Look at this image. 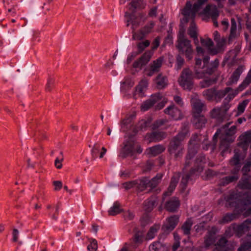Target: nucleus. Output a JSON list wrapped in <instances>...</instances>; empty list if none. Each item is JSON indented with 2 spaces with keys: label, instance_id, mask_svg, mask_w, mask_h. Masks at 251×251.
<instances>
[{
  "label": "nucleus",
  "instance_id": "7c9ffc66",
  "mask_svg": "<svg viewBox=\"0 0 251 251\" xmlns=\"http://www.w3.org/2000/svg\"><path fill=\"white\" fill-rule=\"evenodd\" d=\"M238 180V177L236 176H226L220 179L219 185L220 186H225L230 183L236 182Z\"/></svg>",
  "mask_w": 251,
  "mask_h": 251
},
{
  "label": "nucleus",
  "instance_id": "bf43d9fd",
  "mask_svg": "<svg viewBox=\"0 0 251 251\" xmlns=\"http://www.w3.org/2000/svg\"><path fill=\"white\" fill-rule=\"evenodd\" d=\"M167 120L166 119H162L156 120L152 125V129L155 130L161 126L164 125L165 123L167 122Z\"/></svg>",
  "mask_w": 251,
  "mask_h": 251
},
{
  "label": "nucleus",
  "instance_id": "393cba45",
  "mask_svg": "<svg viewBox=\"0 0 251 251\" xmlns=\"http://www.w3.org/2000/svg\"><path fill=\"white\" fill-rule=\"evenodd\" d=\"M227 243V239L225 237H222L219 240L214 249H217L218 251H233L231 248L226 247Z\"/></svg>",
  "mask_w": 251,
  "mask_h": 251
},
{
  "label": "nucleus",
  "instance_id": "864d4df0",
  "mask_svg": "<svg viewBox=\"0 0 251 251\" xmlns=\"http://www.w3.org/2000/svg\"><path fill=\"white\" fill-rule=\"evenodd\" d=\"M243 90H240V89H239V86L234 90L231 89V90H230L227 97L225 98V100H228V101L231 100L239 93V92Z\"/></svg>",
  "mask_w": 251,
  "mask_h": 251
},
{
  "label": "nucleus",
  "instance_id": "58836bf2",
  "mask_svg": "<svg viewBox=\"0 0 251 251\" xmlns=\"http://www.w3.org/2000/svg\"><path fill=\"white\" fill-rule=\"evenodd\" d=\"M120 206V203L118 201H115L113 205L108 211V215L110 216H115L120 213L122 211Z\"/></svg>",
  "mask_w": 251,
  "mask_h": 251
},
{
  "label": "nucleus",
  "instance_id": "dca6fc26",
  "mask_svg": "<svg viewBox=\"0 0 251 251\" xmlns=\"http://www.w3.org/2000/svg\"><path fill=\"white\" fill-rule=\"evenodd\" d=\"M164 113L170 115L175 120H180L182 117L181 111L175 105H171L164 110Z\"/></svg>",
  "mask_w": 251,
  "mask_h": 251
},
{
  "label": "nucleus",
  "instance_id": "79ce46f5",
  "mask_svg": "<svg viewBox=\"0 0 251 251\" xmlns=\"http://www.w3.org/2000/svg\"><path fill=\"white\" fill-rule=\"evenodd\" d=\"M202 93L203 96L207 100L209 101L212 100L215 98V89L210 88L206 89L204 90Z\"/></svg>",
  "mask_w": 251,
  "mask_h": 251
},
{
  "label": "nucleus",
  "instance_id": "1a4fd4ad",
  "mask_svg": "<svg viewBox=\"0 0 251 251\" xmlns=\"http://www.w3.org/2000/svg\"><path fill=\"white\" fill-rule=\"evenodd\" d=\"M202 14L207 17H211L214 26L218 27V23L217 19L219 16V13L216 5L207 4L202 10Z\"/></svg>",
  "mask_w": 251,
  "mask_h": 251
},
{
  "label": "nucleus",
  "instance_id": "09e8293b",
  "mask_svg": "<svg viewBox=\"0 0 251 251\" xmlns=\"http://www.w3.org/2000/svg\"><path fill=\"white\" fill-rule=\"evenodd\" d=\"M148 85L147 79L144 78L142 79L136 87V91L139 93H143Z\"/></svg>",
  "mask_w": 251,
  "mask_h": 251
},
{
  "label": "nucleus",
  "instance_id": "4be33fe9",
  "mask_svg": "<svg viewBox=\"0 0 251 251\" xmlns=\"http://www.w3.org/2000/svg\"><path fill=\"white\" fill-rule=\"evenodd\" d=\"M154 82L156 84V87L158 89H162L165 88L168 85V79L166 76L163 75L161 73L159 74L155 78Z\"/></svg>",
  "mask_w": 251,
  "mask_h": 251
},
{
  "label": "nucleus",
  "instance_id": "052dcab7",
  "mask_svg": "<svg viewBox=\"0 0 251 251\" xmlns=\"http://www.w3.org/2000/svg\"><path fill=\"white\" fill-rule=\"evenodd\" d=\"M150 44V42L149 40H146L140 42L137 45V47L139 53L142 52L146 48L148 47Z\"/></svg>",
  "mask_w": 251,
  "mask_h": 251
},
{
  "label": "nucleus",
  "instance_id": "412c9836",
  "mask_svg": "<svg viewBox=\"0 0 251 251\" xmlns=\"http://www.w3.org/2000/svg\"><path fill=\"white\" fill-rule=\"evenodd\" d=\"M244 70L242 66H239L233 73L229 80L227 82L226 85H230L236 83L239 80V77Z\"/></svg>",
  "mask_w": 251,
  "mask_h": 251
},
{
  "label": "nucleus",
  "instance_id": "3c124183",
  "mask_svg": "<svg viewBox=\"0 0 251 251\" xmlns=\"http://www.w3.org/2000/svg\"><path fill=\"white\" fill-rule=\"evenodd\" d=\"M237 215L235 213H228L223 217L221 222L224 224L228 223L235 219Z\"/></svg>",
  "mask_w": 251,
  "mask_h": 251
},
{
  "label": "nucleus",
  "instance_id": "6e6d98bb",
  "mask_svg": "<svg viewBox=\"0 0 251 251\" xmlns=\"http://www.w3.org/2000/svg\"><path fill=\"white\" fill-rule=\"evenodd\" d=\"M132 118L131 116H129L125 118L122 120L121 122V128L123 130V131H126L125 127L128 126H130L132 123Z\"/></svg>",
  "mask_w": 251,
  "mask_h": 251
},
{
  "label": "nucleus",
  "instance_id": "5fc2aeb1",
  "mask_svg": "<svg viewBox=\"0 0 251 251\" xmlns=\"http://www.w3.org/2000/svg\"><path fill=\"white\" fill-rule=\"evenodd\" d=\"M205 68H206V66H204V65H203V66L202 67H201L197 68L198 72L201 74H197L196 71H194V72H195V76H194L196 78H198V79L202 78L203 77H204L205 75H206Z\"/></svg>",
  "mask_w": 251,
  "mask_h": 251
},
{
  "label": "nucleus",
  "instance_id": "5701e85b",
  "mask_svg": "<svg viewBox=\"0 0 251 251\" xmlns=\"http://www.w3.org/2000/svg\"><path fill=\"white\" fill-rule=\"evenodd\" d=\"M207 120L203 115H194L193 123L196 128H201L205 126Z\"/></svg>",
  "mask_w": 251,
  "mask_h": 251
},
{
  "label": "nucleus",
  "instance_id": "7ed1b4c3",
  "mask_svg": "<svg viewBox=\"0 0 251 251\" xmlns=\"http://www.w3.org/2000/svg\"><path fill=\"white\" fill-rule=\"evenodd\" d=\"M229 102V101L225 99L221 107L214 108L210 111L211 118L215 119L219 124L228 121L229 119V116L227 114V111L230 107Z\"/></svg>",
  "mask_w": 251,
  "mask_h": 251
},
{
  "label": "nucleus",
  "instance_id": "20e7f679",
  "mask_svg": "<svg viewBox=\"0 0 251 251\" xmlns=\"http://www.w3.org/2000/svg\"><path fill=\"white\" fill-rule=\"evenodd\" d=\"M194 75L188 68L183 69L178 79L180 86L185 90L191 91L194 87Z\"/></svg>",
  "mask_w": 251,
  "mask_h": 251
},
{
  "label": "nucleus",
  "instance_id": "a878e982",
  "mask_svg": "<svg viewBox=\"0 0 251 251\" xmlns=\"http://www.w3.org/2000/svg\"><path fill=\"white\" fill-rule=\"evenodd\" d=\"M167 137V134L163 131H153L149 134L150 139L154 142H159Z\"/></svg>",
  "mask_w": 251,
  "mask_h": 251
},
{
  "label": "nucleus",
  "instance_id": "603ef678",
  "mask_svg": "<svg viewBox=\"0 0 251 251\" xmlns=\"http://www.w3.org/2000/svg\"><path fill=\"white\" fill-rule=\"evenodd\" d=\"M251 83V72H250L245 79L242 82L241 84L239 85V89L240 90L245 89Z\"/></svg>",
  "mask_w": 251,
  "mask_h": 251
},
{
  "label": "nucleus",
  "instance_id": "f8f14e48",
  "mask_svg": "<svg viewBox=\"0 0 251 251\" xmlns=\"http://www.w3.org/2000/svg\"><path fill=\"white\" fill-rule=\"evenodd\" d=\"M216 228L215 227H212L204 236L203 248L205 250L208 249L210 247L215 245V243L216 242Z\"/></svg>",
  "mask_w": 251,
  "mask_h": 251
},
{
  "label": "nucleus",
  "instance_id": "39448f33",
  "mask_svg": "<svg viewBox=\"0 0 251 251\" xmlns=\"http://www.w3.org/2000/svg\"><path fill=\"white\" fill-rule=\"evenodd\" d=\"M207 1V0H198L197 2L194 4L193 7L191 2L187 1L182 12L183 15L185 16L186 22H188L189 18L194 19L196 13L201 8V6Z\"/></svg>",
  "mask_w": 251,
  "mask_h": 251
},
{
  "label": "nucleus",
  "instance_id": "a211bd4d",
  "mask_svg": "<svg viewBox=\"0 0 251 251\" xmlns=\"http://www.w3.org/2000/svg\"><path fill=\"white\" fill-rule=\"evenodd\" d=\"M231 123L232 122H228L221 128L222 131L225 130V133L224 134L222 135V136L227 138L235 137L234 135L237 131L236 126H232L230 128H228Z\"/></svg>",
  "mask_w": 251,
  "mask_h": 251
},
{
  "label": "nucleus",
  "instance_id": "f3484780",
  "mask_svg": "<svg viewBox=\"0 0 251 251\" xmlns=\"http://www.w3.org/2000/svg\"><path fill=\"white\" fill-rule=\"evenodd\" d=\"M179 177L180 174L179 173L175 174L172 176L167 191L163 194L164 196H169L171 195L178 183Z\"/></svg>",
  "mask_w": 251,
  "mask_h": 251
},
{
  "label": "nucleus",
  "instance_id": "b1692460",
  "mask_svg": "<svg viewBox=\"0 0 251 251\" xmlns=\"http://www.w3.org/2000/svg\"><path fill=\"white\" fill-rule=\"evenodd\" d=\"M238 186L241 189H251V176H243L239 181Z\"/></svg>",
  "mask_w": 251,
  "mask_h": 251
},
{
  "label": "nucleus",
  "instance_id": "69168bd1",
  "mask_svg": "<svg viewBox=\"0 0 251 251\" xmlns=\"http://www.w3.org/2000/svg\"><path fill=\"white\" fill-rule=\"evenodd\" d=\"M161 247L162 244L160 242H155L150 246L149 250L150 251H159Z\"/></svg>",
  "mask_w": 251,
  "mask_h": 251
},
{
  "label": "nucleus",
  "instance_id": "680f3d73",
  "mask_svg": "<svg viewBox=\"0 0 251 251\" xmlns=\"http://www.w3.org/2000/svg\"><path fill=\"white\" fill-rule=\"evenodd\" d=\"M100 146L98 143H96L91 151L92 158L94 160L97 157L98 154L100 151Z\"/></svg>",
  "mask_w": 251,
  "mask_h": 251
},
{
  "label": "nucleus",
  "instance_id": "ddd939ff",
  "mask_svg": "<svg viewBox=\"0 0 251 251\" xmlns=\"http://www.w3.org/2000/svg\"><path fill=\"white\" fill-rule=\"evenodd\" d=\"M162 99L160 93L152 95L151 97L144 101L141 106L142 110L145 111L153 106L156 102H159Z\"/></svg>",
  "mask_w": 251,
  "mask_h": 251
},
{
  "label": "nucleus",
  "instance_id": "49530a36",
  "mask_svg": "<svg viewBox=\"0 0 251 251\" xmlns=\"http://www.w3.org/2000/svg\"><path fill=\"white\" fill-rule=\"evenodd\" d=\"M187 33L191 38L196 37L198 36L197 26L194 21L191 23L187 30Z\"/></svg>",
  "mask_w": 251,
  "mask_h": 251
},
{
  "label": "nucleus",
  "instance_id": "0e129e2a",
  "mask_svg": "<svg viewBox=\"0 0 251 251\" xmlns=\"http://www.w3.org/2000/svg\"><path fill=\"white\" fill-rule=\"evenodd\" d=\"M248 102L249 101L248 100H245L239 104L237 107L238 114L243 113L244 112Z\"/></svg>",
  "mask_w": 251,
  "mask_h": 251
},
{
  "label": "nucleus",
  "instance_id": "338daca9",
  "mask_svg": "<svg viewBox=\"0 0 251 251\" xmlns=\"http://www.w3.org/2000/svg\"><path fill=\"white\" fill-rule=\"evenodd\" d=\"M201 42L202 46L207 47H212L214 45L213 41L210 38H207V39L205 40L202 38H201Z\"/></svg>",
  "mask_w": 251,
  "mask_h": 251
},
{
  "label": "nucleus",
  "instance_id": "0eeeda50",
  "mask_svg": "<svg viewBox=\"0 0 251 251\" xmlns=\"http://www.w3.org/2000/svg\"><path fill=\"white\" fill-rule=\"evenodd\" d=\"M231 227L234 230V233L238 237H241L247 232L251 229V218L246 220L241 224H232Z\"/></svg>",
  "mask_w": 251,
  "mask_h": 251
},
{
  "label": "nucleus",
  "instance_id": "a18cd8bd",
  "mask_svg": "<svg viewBox=\"0 0 251 251\" xmlns=\"http://www.w3.org/2000/svg\"><path fill=\"white\" fill-rule=\"evenodd\" d=\"M230 90H231V88L230 87H226L224 90L219 91H216L215 89V99H218L219 100L221 99L228 93Z\"/></svg>",
  "mask_w": 251,
  "mask_h": 251
},
{
  "label": "nucleus",
  "instance_id": "4d7b16f0",
  "mask_svg": "<svg viewBox=\"0 0 251 251\" xmlns=\"http://www.w3.org/2000/svg\"><path fill=\"white\" fill-rule=\"evenodd\" d=\"M90 244L87 246V250L89 251H96L98 249L97 241L93 238L89 239Z\"/></svg>",
  "mask_w": 251,
  "mask_h": 251
},
{
  "label": "nucleus",
  "instance_id": "c85d7f7f",
  "mask_svg": "<svg viewBox=\"0 0 251 251\" xmlns=\"http://www.w3.org/2000/svg\"><path fill=\"white\" fill-rule=\"evenodd\" d=\"M137 17L135 15H131L129 16V19H127V24L126 26H128L129 25V23L130 22L132 24L131 28L133 30V38L135 39V32L134 30L139 26V22H138L137 20Z\"/></svg>",
  "mask_w": 251,
  "mask_h": 251
},
{
  "label": "nucleus",
  "instance_id": "37998d69",
  "mask_svg": "<svg viewBox=\"0 0 251 251\" xmlns=\"http://www.w3.org/2000/svg\"><path fill=\"white\" fill-rule=\"evenodd\" d=\"M160 228V225H154L153 226L151 227L150 230H149L147 234V238L148 239H153L155 234L157 233V231Z\"/></svg>",
  "mask_w": 251,
  "mask_h": 251
},
{
  "label": "nucleus",
  "instance_id": "de8ad7c7",
  "mask_svg": "<svg viewBox=\"0 0 251 251\" xmlns=\"http://www.w3.org/2000/svg\"><path fill=\"white\" fill-rule=\"evenodd\" d=\"M235 195L233 194H231L227 196L226 199V206L232 207H236L237 203L234 199Z\"/></svg>",
  "mask_w": 251,
  "mask_h": 251
},
{
  "label": "nucleus",
  "instance_id": "2eb2a0df",
  "mask_svg": "<svg viewBox=\"0 0 251 251\" xmlns=\"http://www.w3.org/2000/svg\"><path fill=\"white\" fill-rule=\"evenodd\" d=\"M240 141L238 146L242 149L243 151L247 150L249 144L251 142V131H247L242 134L239 137Z\"/></svg>",
  "mask_w": 251,
  "mask_h": 251
},
{
  "label": "nucleus",
  "instance_id": "c756f323",
  "mask_svg": "<svg viewBox=\"0 0 251 251\" xmlns=\"http://www.w3.org/2000/svg\"><path fill=\"white\" fill-rule=\"evenodd\" d=\"M238 251H251V233L247 235V240L238 249Z\"/></svg>",
  "mask_w": 251,
  "mask_h": 251
},
{
  "label": "nucleus",
  "instance_id": "ea45409f",
  "mask_svg": "<svg viewBox=\"0 0 251 251\" xmlns=\"http://www.w3.org/2000/svg\"><path fill=\"white\" fill-rule=\"evenodd\" d=\"M134 85V82L129 78L125 79L121 84V90L122 92L126 93L127 90L131 88Z\"/></svg>",
  "mask_w": 251,
  "mask_h": 251
},
{
  "label": "nucleus",
  "instance_id": "f03ea898",
  "mask_svg": "<svg viewBox=\"0 0 251 251\" xmlns=\"http://www.w3.org/2000/svg\"><path fill=\"white\" fill-rule=\"evenodd\" d=\"M176 47L178 51L185 54L189 60L192 58L193 50L191 41L185 37V30L182 28L179 29Z\"/></svg>",
  "mask_w": 251,
  "mask_h": 251
},
{
  "label": "nucleus",
  "instance_id": "423d86ee",
  "mask_svg": "<svg viewBox=\"0 0 251 251\" xmlns=\"http://www.w3.org/2000/svg\"><path fill=\"white\" fill-rule=\"evenodd\" d=\"M163 57H159L152 61L148 67L145 69V75L151 77L159 72L163 64Z\"/></svg>",
  "mask_w": 251,
  "mask_h": 251
},
{
  "label": "nucleus",
  "instance_id": "8fccbe9b",
  "mask_svg": "<svg viewBox=\"0 0 251 251\" xmlns=\"http://www.w3.org/2000/svg\"><path fill=\"white\" fill-rule=\"evenodd\" d=\"M154 23L153 22L150 23V24L145 25L143 28L140 30V33L141 35L140 38H142L145 35L148 34L151 31V29L154 26Z\"/></svg>",
  "mask_w": 251,
  "mask_h": 251
},
{
  "label": "nucleus",
  "instance_id": "a19ab883",
  "mask_svg": "<svg viewBox=\"0 0 251 251\" xmlns=\"http://www.w3.org/2000/svg\"><path fill=\"white\" fill-rule=\"evenodd\" d=\"M193 225V222L191 219H188L181 226L183 233L185 235H189L190 230Z\"/></svg>",
  "mask_w": 251,
  "mask_h": 251
},
{
  "label": "nucleus",
  "instance_id": "e2e57ef3",
  "mask_svg": "<svg viewBox=\"0 0 251 251\" xmlns=\"http://www.w3.org/2000/svg\"><path fill=\"white\" fill-rule=\"evenodd\" d=\"M215 82V81L212 79H204L200 82V85L202 88L208 87Z\"/></svg>",
  "mask_w": 251,
  "mask_h": 251
},
{
  "label": "nucleus",
  "instance_id": "6e6552de",
  "mask_svg": "<svg viewBox=\"0 0 251 251\" xmlns=\"http://www.w3.org/2000/svg\"><path fill=\"white\" fill-rule=\"evenodd\" d=\"M202 171V166L200 165L197 168H192L188 173H184L182 176L181 180L179 184L180 192L183 193L185 191L188 181L192 179V176L196 172H201Z\"/></svg>",
  "mask_w": 251,
  "mask_h": 251
},
{
  "label": "nucleus",
  "instance_id": "cd10ccee",
  "mask_svg": "<svg viewBox=\"0 0 251 251\" xmlns=\"http://www.w3.org/2000/svg\"><path fill=\"white\" fill-rule=\"evenodd\" d=\"M156 198L151 197L144 202V209L146 212L151 211L156 204Z\"/></svg>",
  "mask_w": 251,
  "mask_h": 251
},
{
  "label": "nucleus",
  "instance_id": "4468645a",
  "mask_svg": "<svg viewBox=\"0 0 251 251\" xmlns=\"http://www.w3.org/2000/svg\"><path fill=\"white\" fill-rule=\"evenodd\" d=\"M135 152L134 143L127 141L124 147L121 149L119 156L125 158L128 156H133Z\"/></svg>",
  "mask_w": 251,
  "mask_h": 251
},
{
  "label": "nucleus",
  "instance_id": "c9c22d12",
  "mask_svg": "<svg viewBox=\"0 0 251 251\" xmlns=\"http://www.w3.org/2000/svg\"><path fill=\"white\" fill-rule=\"evenodd\" d=\"M205 105L201 100H196L193 105L194 110V115H200V113L204 110Z\"/></svg>",
  "mask_w": 251,
  "mask_h": 251
},
{
  "label": "nucleus",
  "instance_id": "c03bdc74",
  "mask_svg": "<svg viewBox=\"0 0 251 251\" xmlns=\"http://www.w3.org/2000/svg\"><path fill=\"white\" fill-rule=\"evenodd\" d=\"M151 123V120L150 119L141 120L137 125V131L146 130V128L150 126Z\"/></svg>",
  "mask_w": 251,
  "mask_h": 251
},
{
  "label": "nucleus",
  "instance_id": "f257e3e1",
  "mask_svg": "<svg viewBox=\"0 0 251 251\" xmlns=\"http://www.w3.org/2000/svg\"><path fill=\"white\" fill-rule=\"evenodd\" d=\"M189 131L188 125L183 124L180 131L173 137L169 142L167 151L170 155H174L175 160L182 157L184 150L182 142L189 134Z\"/></svg>",
  "mask_w": 251,
  "mask_h": 251
},
{
  "label": "nucleus",
  "instance_id": "6ab92c4d",
  "mask_svg": "<svg viewBox=\"0 0 251 251\" xmlns=\"http://www.w3.org/2000/svg\"><path fill=\"white\" fill-rule=\"evenodd\" d=\"M179 205L180 202L176 198H173L166 202L165 208L169 212H174L176 211Z\"/></svg>",
  "mask_w": 251,
  "mask_h": 251
},
{
  "label": "nucleus",
  "instance_id": "9b49d317",
  "mask_svg": "<svg viewBox=\"0 0 251 251\" xmlns=\"http://www.w3.org/2000/svg\"><path fill=\"white\" fill-rule=\"evenodd\" d=\"M153 54L151 51H146L139 58L135 60L133 63V68L141 70L143 66H146L150 61Z\"/></svg>",
  "mask_w": 251,
  "mask_h": 251
},
{
  "label": "nucleus",
  "instance_id": "e433bc0d",
  "mask_svg": "<svg viewBox=\"0 0 251 251\" xmlns=\"http://www.w3.org/2000/svg\"><path fill=\"white\" fill-rule=\"evenodd\" d=\"M162 177V175L161 174H156L151 180H149V182L148 183L149 187L151 189L155 188L160 182Z\"/></svg>",
  "mask_w": 251,
  "mask_h": 251
},
{
  "label": "nucleus",
  "instance_id": "473e14b6",
  "mask_svg": "<svg viewBox=\"0 0 251 251\" xmlns=\"http://www.w3.org/2000/svg\"><path fill=\"white\" fill-rule=\"evenodd\" d=\"M130 4L131 6L129 10L133 12H135L136 9H143L146 6V4L141 0H132Z\"/></svg>",
  "mask_w": 251,
  "mask_h": 251
},
{
  "label": "nucleus",
  "instance_id": "774afa93",
  "mask_svg": "<svg viewBox=\"0 0 251 251\" xmlns=\"http://www.w3.org/2000/svg\"><path fill=\"white\" fill-rule=\"evenodd\" d=\"M54 85V80L52 78H49L46 86L47 91H50Z\"/></svg>",
  "mask_w": 251,
  "mask_h": 251
},
{
  "label": "nucleus",
  "instance_id": "4c0bfd02",
  "mask_svg": "<svg viewBox=\"0 0 251 251\" xmlns=\"http://www.w3.org/2000/svg\"><path fill=\"white\" fill-rule=\"evenodd\" d=\"M237 25L236 20L234 18L231 19V27L228 41L230 42L236 37Z\"/></svg>",
  "mask_w": 251,
  "mask_h": 251
},
{
  "label": "nucleus",
  "instance_id": "aec40b11",
  "mask_svg": "<svg viewBox=\"0 0 251 251\" xmlns=\"http://www.w3.org/2000/svg\"><path fill=\"white\" fill-rule=\"evenodd\" d=\"M235 137L227 138L223 136L220 137V148L222 152L226 151L229 148L230 145L232 143Z\"/></svg>",
  "mask_w": 251,
  "mask_h": 251
},
{
  "label": "nucleus",
  "instance_id": "13d9d810",
  "mask_svg": "<svg viewBox=\"0 0 251 251\" xmlns=\"http://www.w3.org/2000/svg\"><path fill=\"white\" fill-rule=\"evenodd\" d=\"M205 157L203 155H200L198 156L195 162V168H197L199 166L201 165L202 166V170L203 169V164L205 163Z\"/></svg>",
  "mask_w": 251,
  "mask_h": 251
},
{
  "label": "nucleus",
  "instance_id": "9d476101",
  "mask_svg": "<svg viewBox=\"0 0 251 251\" xmlns=\"http://www.w3.org/2000/svg\"><path fill=\"white\" fill-rule=\"evenodd\" d=\"M179 216L177 215L171 216L166 219V222L162 227L163 231L169 234L176 227L179 222Z\"/></svg>",
  "mask_w": 251,
  "mask_h": 251
},
{
  "label": "nucleus",
  "instance_id": "2f4dec72",
  "mask_svg": "<svg viewBox=\"0 0 251 251\" xmlns=\"http://www.w3.org/2000/svg\"><path fill=\"white\" fill-rule=\"evenodd\" d=\"M136 187L139 191L145 190L147 187H149L148 183L149 179L148 177H143L140 179L136 180Z\"/></svg>",
  "mask_w": 251,
  "mask_h": 251
},
{
  "label": "nucleus",
  "instance_id": "72a5a7b5",
  "mask_svg": "<svg viewBox=\"0 0 251 251\" xmlns=\"http://www.w3.org/2000/svg\"><path fill=\"white\" fill-rule=\"evenodd\" d=\"M240 156V151L238 149H235L233 156L229 160L230 165L231 166L241 165Z\"/></svg>",
  "mask_w": 251,
  "mask_h": 251
},
{
  "label": "nucleus",
  "instance_id": "f704fd0d",
  "mask_svg": "<svg viewBox=\"0 0 251 251\" xmlns=\"http://www.w3.org/2000/svg\"><path fill=\"white\" fill-rule=\"evenodd\" d=\"M219 65V60L216 58L213 61L211 62L209 65L206 66V73L207 75H212L215 72Z\"/></svg>",
  "mask_w": 251,
  "mask_h": 251
},
{
  "label": "nucleus",
  "instance_id": "bb28decb",
  "mask_svg": "<svg viewBox=\"0 0 251 251\" xmlns=\"http://www.w3.org/2000/svg\"><path fill=\"white\" fill-rule=\"evenodd\" d=\"M165 147L162 145H157L152 147L149 148L148 154H150L152 156H156L159 154L161 153L165 150Z\"/></svg>",
  "mask_w": 251,
  "mask_h": 251
}]
</instances>
